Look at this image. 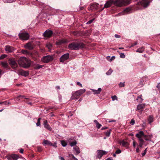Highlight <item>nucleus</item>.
<instances>
[{
  "label": "nucleus",
  "mask_w": 160,
  "mask_h": 160,
  "mask_svg": "<svg viewBox=\"0 0 160 160\" xmlns=\"http://www.w3.org/2000/svg\"><path fill=\"white\" fill-rule=\"evenodd\" d=\"M130 3V0H116L114 1L113 0L109 1H107L105 4L104 7L102 10L104 8H107L110 7L113 3L116 6L121 7L126 4H129Z\"/></svg>",
  "instance_id": "nucleus-1"
},
{
  "label": "nucleus",
  "mask_w": 160,
  "mask_h": 160,
  "mask_svg": "<svg viewBox=\"0 0 160 160\" xmlns=\"http://www.w3.org/2000/svg\"><path fill=\"white\" fill-rule=\"evenodd\" d=\"M31 61L25 57H20L18 61V64L24 68H28L31 65Z\"/></svg>",
  "instance_id": "nucleus-2"
},
{
  "label": "nucleus",
  "mask_w": 160,
  "mask_h": 160,
  "mask_svg": "<svg viewBox=\"0 0 160 160\" xmlns=\"http://www.w3.org/2000/svg\"><path fill=\"white\" fill-rule=\"evenodd\" d=\"M84 47V44L82 43L73 42L68 45V48L72 50H77Z\"/></svg>",
  "instance_id": "nucleus-3"
},
{
  "label": "nucleus",
  "mask_w": 160,
  "mask_h": 160,
  "mask_svg": "<svg viewBox=\"0 0 160 160\" xmlns=\"http://www.w3.org/2000/svg\"><path fill=\"white\" fill-rule=\"evenodd\" d=\"M136 136L139 140V147L142 148L145 142L144 141L142 138V137H143L145 138V137H147V135H144V132L143 131H140L136 134Z\"/></svg>",
  "instance_id": "nucleus-4"
},
{
  "label": "nucleus",
  "mask_w": 160,
  "mask_h": 160,
  "mask_svg": "<svg viewBox=\"0 0 160 160\" xmlns=\"http://www.w3.org/2000/svg\"><path fill=\"white\" fill-rule=\"evenodd\" d=\"M53 59V57L52 56L47 55L44 56L41 59V61L44 63H48L51 61Z\"/></svg>",
  "instance_id": "nucleus-5"
},
{
  "label": "nucleus",
  "mask_w": 160,
  "mask_h": 160,
  "mask_svg": "<svg viewBox=\"0 0 160 160\" xmlns=\"http://www.w3.org/2000/svg\"><path fill=\"white\" fill-rule=\"evenodd\" d=\"M18 35L20 39L22 40H27L29 37L28 34L26 32L19 33Z\"/></svg>",
  "instance_id": "nucleus-6"
},
{
  "label": "nucleus",
  "mask_w": 160,
  "mask_h": 160,
  "mask_svg": "<svg viewBox=\"0 0 160 160\" xmlns=\"http://www.w3.org/2000/svg\"><path fill=\"white\" fill-rule=\"evenodd\" d=\"M9 63L13 68H16L18 67V64L13 59H10L9 60Z\"/></svg>",
  "instance_id": "nucleus-7"
},
{
  "label": "nucleus",
  "mask_w": 160,
  "mask_h": 160,
  "mask_svg": "<svg viewBox=\"0 0 160 160\" xmlns=\"http://www.w3.org/2000/svg\"><path fill=\"white\" fill-rule=\"evenodd\" d=\"M97 152V157L99 158L100 159L103 155H104L108 153V152L102 150H98Z\"/></svg>",
  "instance_id": "nucleus-8"
},
{
  "label": "nucleus",
  "mask_w": 160,
  "mask_h": 160,
  "mask_svg": "<svg viewBox=\"0 0 160 160\" xmlns=\"http://www.w3.org/2000/svg\"><path fill=\"white\" fill-rule=\"evenodd\" d=\"M69 53H67L62 55L60 58V61L62 62H63L69 58Z\"/></svg>",
  "instance_id": "nucleus-9"
},
{
  "label": "nucleus",
  "mask_w": 160,
  "mask_h": 160,
  "mask_svg": "<svg viewBox=\"0 0 160 160\" xmlns=\"http://www.w3.org/2000/svg\"><path fill=\"white\" fill-rule=\"evenodd\" d=\"M52 34V32L49 30H47L43 33V35L45 37H50Z\"/></svg>",
  "instance_id": "nucleus-10"
},
{
  "label": "nucleus",
  "mask_w": 160,
  "mask_h": 160,
  "mask_svg": "<svg viewBox=\"0 0 160 160\" xmlns=\"http://www.w3.org/2000/svg\"><path fill=\"white\" fill-rule=\"evenodd\" d=\"M5 51L7 53H10L13 52L14 50V49L12 47L7 45L6 46L5 48Z\"/></svg>",
  "instance_id": "nucleus-11"
},
{
  "label": "nucleus",
  "mask_w": 160,
  "mask_h": 160,
  "mask_svg": "<svg viewBox=\"0 0 160 160\" xmlns=\"http://www.w3.org/2000/svg\"><path fill=\"white\" fill-rule=\"evenodd\" d=\"M18 73L19 75L24 76H27L28 75V72L27 71H24L22 70H20L18 71Z\"/></svg>",
  "instance_id": "nucleus-12"
},
{
  "label": "nucleus",
  "mask_w": 160,
  "mask_h": 160,
  "mask_svg": "<svg viewBox=\"0 0 160 160\" xmlns=\"http://www.w3.org/2000/svg\"><path fill=\"white\" fill-rule=\"evenodd\" d=\"M25 48L29 50L33 49V46L32 43L31 42H29L26 44L24 46Z\"/></svg>",
  "instance_id": "nucleus-13"
},
{
  "label": "nucleus",
  "mask_w": 160,
  "mask_h": 160,
  "mask_svg": "<svg viewBox=\"0 0 160 160\" xmlns=\"http://www.w3.org/2000/svg\"><path fill=\"white\" fill-rule=\"evenodd\" d=\"M19 158V157L18 155L14 154H12L7 156V158L10 160L12 158L13 160H17Z\"/></svg>",
  "instance_id": "nucleus-14"
},
{
  "label": "nucleus",
  "mask_w": 160,
  "mask_h": 160,
  "mask_svg": "<svg viewBox=\"0 0 160 160\" xmlns=\"http://www.w3.org/2000/svg\"><path fill=\"white\" fill-rule=\"evenodd\" d=\"M99 6V4L97 3H93L91 5L89 9L94 10L97 9Z\"/></svg>",
  "instance_id": "nucleus-15"
},
{
  "label": "nucleus",
  "mask_w": 160,
  "mask_h": 160,
  "mask_svg": "<svg viewBox=\"0 0 160 160\" xmlns=\"http://www.w3.org/2000/svg\"><path fill=\"white\" fill-rule=\"evenodd\" d=\"M68 40L64 39H62L58 40L56 42L57 45H60L62 44L68 42Z\"/></svg>",
  "instance_id": "nucleus-16"
},
{
  "label": "nucleus",
  "mask_w": 160,
  "mask_h": 160,
  "mask_svg": "<svg viewBox=\"0 0 160 160\" xmlns=\"http://www.w3.org/2000/svg\"><path fill=\"white\" fill-rule=\"evenodd\" d=\"M145 105V104H140L137 106V109L141 111H142L143 110Z\"/></svg>",
  "instance_id": "nucleus-17"
},
{
  "label": "nucleus",
  "mask_w": 160,
  "mask_h": 160,
  "mask_svg": "<svg viewBox=\"0 0 160 160\" xmlns=\"http://www.w3.org/2000/svg\"><path fill=\"white\" fill-rule=\"evenodd\" d=\"M43 125L44 127L49 131H51L52 130L50 126L49 125L48 123L47 120H45L44 121Z\"/></svg>",
  "instance_id": "nucleus-18"
},
{
  "label": "nucleus",
  "mask_w": 160,
  "mask_h": 160,
  "mask_svg": "<svg viewBox=\"0 0 160 160\" xmlns=\"http://www.w3.org/2000/svg\"><path fill=\"white\" fill-rule=\"evenodd\" d=\"M80 97L79 95L76 91L74 93L72 94L71 98L72 99H77Z\"/></svg>",
  "instance_id": "nucleus-19"
},
{
  "label": "nucleus",
  "mask_w": 160,
  "mask_h": 160,
  "mask_svg": "<svg viewBox=\"0 0 160 160\" xmlns=\"http://www.w3.org/2000/svg\"><path fill=\"white\" fill-rule=\"evenodd\" d=\"M73 151L75 154L78 155L80 152V151L79 147L77 146L73 148Z\"/></svg>",
  "instance_id": "nucleus-20"
},
{
  "label": "nucleus",
  "mask_w": 160,
  "mask_h": 160,
  "mask_svg": "<svg viewBox=\"0 0 160 160\" xmlns=\"http://www.w3.org/2000/svg\"><path fill=\"white\" fill-rule=\"evenodd\" d=\"M91 90L94 93V94H99L101 92L102 89L101 88H99L97 90H95L94 89H92Z\"/></svg>",
  "instance_id": "nucleus-21"
},
{
  "label": "nucleus",
  "mask_w": 160,
  "mask_h": 160,
  "mask_svg": "<svg viewBox=\"0 0 160 160\" xmlns=\"http://www.w3.org/2000/svg\"><path fill=\"white\" fill-rule=\"evenodd\" d=\"M33 67L36 69H38L42 68V67L43 66L36 63L33 65Z\"/></svg>",
  "instance_id": "nucleus-22"
},
{
  "label": "nucleus",
  "mask_w": 160,
  "mask_h": 160,
  "mask_svg": "<svg viewBox=\"0 0 160 160\" xmlns=\"http://www.w3.org/2000/svg\"><path fill=\"white\" fill-rule=\"evenodd\" d=\"M21 52L22 53L24 54L28 55L31 56H32V54L31 52H29L28 51L25 50H22L21 51Z\"/></svg>",
  "instance_id": "nucleus-23"
},
{
  "label": "nucleus",
  "mask_w": 160,
  "mask_h": 160,
  "mask_svg": "<svg viewBox=\"0 0 160 160\" xmlns=\"http://www.w3.org/2000/svg\"><path fill=\"white\" fill-rule=\"evenodd\" d=\"M85 91L86 90L85 89H81L77 91L76 92H77V93H78L80 96L82 94L84 93Z\"/></svg>",
  "instance_id": "nucleus-24"
},
{
  "label": "nucleus",
  "mask_w": 160,
  "mask_h": 160,
  "mask_svg": "<svg viewBox=\"0 0 160 160\" xmlns=\"http://www.w3.org/2000/svg\"><path fill=\"white\" fill-rule=\"evenodd\" d=\"M42 144L44 145H49L50 146L52 145V143L51 142L47 140H45V139L43 140Z\"/></svg>",
  "instance_id": "nucleus-25"
},
{
  "label": "nucleus",
  "mask_w": 160,
  "mask_h": 160,
  "mask_svg": "<svg viewBox=\"0 0 160 160\" xmlns=\"http://www.w3.org/2000/svg\"><path fill=\"white\" fill-rule=\"evenodd\" d=\"M147 137H145L144 139L146 141H150L151 140L152 138V134L146 135Z\"/></svg>",
  "instance_id": "nucleus-26"
},
{
  "label": "nucleus",
  "mask_w": 160,
  "mask_h": 160,
  "mask_svg": "<svg viewBox=\"0 0 160 160\" xmlns=\"http://www.w3.org/2000/svg\"><path fill=\"white\" fill-rule=\"evenodd\" d=\"M148 121L150 124L153 121V116L152 115L149 116L148 119Z\"/></svg>",
  "instance_id": "nucleus-27"
},
{
  "label": "nucleus",
  "mask_w": 160,
  "mask_h": 160,
  "mask_svg": "<svg viewBox=\"0 0 160 160\" xmlns=\"http://www.w3.org/2000/svg\"><path fill=\"white\" fill-rule=\"evenodd\" d=\"M145 48L144 47H142L141 48H138L136 51L137 52L142 53L144 51Z\"/></svg>",
  "instance_id": "nucleus-28"
},
{
  "label": "nucleus",
  "mask_w": 160,
  "mask_h": 160,
  "mask_svg": "<svg viewBox=\"0 0 160 160\" xmlns=\"http://www.w3.org/2000/svg\"><path fill=\"white\" fill-rule=\"evenodd\" d=\"M2 66L4 68H7L8 66V63L6 62H1Z\"/></svg>",
  "instance_id": "nucleus-29"
},
{
  "label": "nucleus",
  "mask_w": 160,
  "mask_h": 160,
  "mask_svg": "<svg viewBox=\"0 0 160 160\" xmlns=\"http://www.w3.org/2000/svg\"><path fill=\"white\" fill-rule=\"evenodd\" d=\"M131 11V9L130 8H127L124 10L125 13L126 14H128Z\"/></svg>",
  "instance_id": "nucleus-30"
},
{
  "label": "nucleus",
  "mask_w": 160,
  "mask_h": 160,
  "mask_svg": "<svg viewBox=\"0 0 160 160\" xmlns=\"http://www.w3.org/2000/svg\"><path fill=\"white\" fill-rule=\"evenodd\" d=\"M120 144H121L122 146H125V145H127L128 143L127 142L124 141V140H122L120 142Z\"/></svg>",
  "instance_id": "nucleus-31"
},
{
  "label": "nucleus",
  "mask_w": 160,
  "mask_h": 160,
  "mask_svg": "<svg viewBox=\"0 0 160 160\" xmlns=\"http://www.w3.org/2000/svg\"><path fill=\"white\" fill-rule=\"evenodd\" d=\"M77 142L76 141H75L73 142H71L70 143V146L71 147H72L73 146H74L75 145L77 144Z\"/></svg>",
  "instance_id": "nucleus-32"
},
{
  "label": "nucleus",
  "mask_w": 160,
  "mask_h": 160,
  "mask_svg": "<svg viewBox=\"0 0 160 160\" xmlns=\"http://www.w3.org/2000/svg\"><path fill=\"white\" fill-rule=\"evenodd\" d=\"M142 95H141L139 96L138 97L137 100H138L140 99V102H142V101L143 100V99L142 98Z\"/></svg>",
  "instance_id": "nucleus-33"
},
{
  "label": "nucleus",
  "mask_w": 160,
  "mask_h": 160,
  "mask_svg": "<svg viewBox=\"0 0 160 160\" xmlns=\"http://www.w3.org/2000/svg\"><path fill=\"white\" fill-rule=\"evenodd\" d=\"M112 72V70L111 69H110L106 73V74L107 75H110L111 73Z\"/></svg>",
  "instance_id": "nucleus-34"
},
{
  "label": "nucleus",
  "mask_w": 160,
  "mask_h": 160,
  "mask_svg": "<svg viewBox=\"0 0 160 160\" xmlns=\"http://www.w3.org/2000/svg\"><path fill=\"white\" fill-rule=\"evenodd\" d=\"M111 132V130L108 131L106 133V136L108 137L110 136Z\"/></svg>",
  "instance_id": "nucleus-35"
},
{
  "label": "nucleus",
  "mask_w": 160,
  "mask_h": 160,
  "mask_svg": "<svg viewBox=\"0 0 160 160\" xmlns=\"http://www.w3.org/2000/svg\"><path fill=\"white\" fill-rule=\"evenodd\" d=\"M61 144L63 147H65L67 145L66 142L64 141H61Z\"/></svg>",
  "instance_id": "nucleus-36"
},
{
  "label": "nucleus",
  "mask_w": 160,
  "mask_h": 160,
  "mask_svg": "<svg viewBox=\"0 0 160 160\" xmlns=\"http://www.w3.org/2000/svg\"><path fill=\"white\" fill-rule=\"evenodd\" d=\"M7 56V55L5 54H2L0 56V59H2L5 58Z\"/></svg>",
  "instance_id": "nucleus-37"
},
{
  "label": "nucleus",
  "mask_w": 160,
  "mask_h": 160,
  "mask_svg": "<svg viewBox=\"0 0 160 160\" xmlns=\"http://www.w3.org/2000/svg\"><path fill=\"white\" fill-rule=\"evenodd\" d=\"M124 83H125V82H122V83L121 82L119 84V87H124V85H125V84Z\"/></svg>",
  "instance_id": "nucleus-38"
},
{
  "label": "nucleus",
  "mask_w": 160,
  "mask_h": 160,
  "mask_svg": "<svg viewBox=\"0 0 160 160\" xmlns=\"http://www.w3.org/2000/svg\"><path fill=\"white\" fill-rule=\"evenodd\" d=\"M111 98L113 101L117 100L118 99L117 97L115 95L112 96Z\"/></svg>",
  "instance_id": "nucleus-39"
},
{
  "label": "nucleus",
  "mask_w": 160,
  "mask_h": 160,
  "mask_svg": "<svg viewBox=\"0 0 160 160\" xmlns=\"http://www.w3.org/2000/svg\"><path fill=\"white\" fill-rule=\"evenodd\" d=\"M52 45L50 43H48L46 44V47L49 49H50L52 47Z\"/></svg>",
  "instance_id": "nucleus-40"
},
{
  "label": "nucleus",
  "mask_w": 160,
  "mask_h": 160,
  "mask_svg": "<svg viewBox=\"0 0 160 160\" xmlns=\"http://www.w3.org/2000/svg\"><path fill=\"white\" fill-rule=\"evenodd\" d=\"M120 57L122 58H124L125 57V55L123 53H121L120 54Z\"/></svg>",
  "instance_id": "nucleus-41"
},
{
  "label": "nucleus",
  "mask_w": 160,
  "mask_h": 160,
  "mask_svg": "<svg viewBox=\"0 0 160 160\" xmlns=\"http://www.w3.org/2000/svg\"><path fill=\"white\" fill-rule=\"evenodd\" d=\"M94 20V19H92V20H91L87 22L86 24H89L91 23Z\"/></svg>",
  "instance_id": "nucleus-42"
},
{
  "label": "nucleus",
  "mask_w": 160,
  "mask_h": 160,
  "mask_svg": "<svg viewBox=\"0 0 160 160\" xmlns=\"http://www.w3.org/2000/svg\"><path fill=\"white\" fill-rule=\"evenodd\" d=\"M96 126L97 127L98 129H99L100 128V127L102 126V125L101 124H100V123H98L96 125Z\"/></svg>",
  "instance_id": "nucleus-43"
},
{
  "label": "nucleus",
  "mask_w": 160,
  "mask_h": 160,
  "mask_svg": "<svg viewBox=\"0 0 160 160\" xmlns=\"http://www.w3.org/2000/svg\"><path fill=\"white\" fill-rule=\"evenodd\" d=\"M130 123L132 125H133L135 123V120L134 119H131L130 121Z\"/></svg>",
  "instance_id": "nucleus-44"
},
{
  "label": "nucleus",
  "mask_w": 160,
  "mask_h": 160,
  "mask_svg": "<svg viewBox=\"0 0 160 160\" xmlns=\"http://www.w3.org/2000/svg\"><path fill=\"white\" fill-rule=\"evenodd\" d=\"M121 152V151L120 149H118L115 152L116 153L119 154Z\"/></svg>",
  "instance_id": "nucleus-45"
},
{
  "label": "nucleus",
  "mask_w": 160,
  "mask_h": 160,
  "mask_svg": "<svg viewBox=\"0 0 160 160\" xmlns=\"http://www.w3.org/2000/svg\"><path fill=\"white\" fill-rule=\"evenodd\" d=\"M147 148H146L144 150V152L142 153V156H144L145 155V154H146V153L147 152Z\"/></svg>",
  "instance_id": "nucleus-46"
},
{
  "label": "nucleus",
  "mask_w": 160,
  "mask_h": 160,
  "mask_svg": "<svg viewBox=\"0 0 160 160\" xmlns=\"http://www.w3.org/2000/svg\"><path fill=\"white\" fill-rule=\"evenodd\" d=\"M137 142H136L135 141H134L133 142V143H132V144H133V147H134V148H135V147H136V145L137 144Z\"/></svg>",
  "instance_id": "nucleus-47"
},
{
  "label": "nucleus",
  "mask_w": 160,
  "mask_h": 160,
  "mask_svg": "<svg viewBox=\"0 0 160 160\" xmlns=\"http://www.w3.org/2000/svg\"><path fill=\"white\" fill-rule=\"evenodd\" d=\"M115 58V57L114 56H112L110 59L109 61H112V60L114 59Z\"/></svg>",
  "instance_id": "nucleus-48"
},
{
  "label": "nucleus",
  "mask_w": 160,
  "mask_h": 160,
  "mask_svg": "<svg viewBox=\"0 0 160 160\" xmlns=\"http://www.w3.org/2000/svg\"><path fill=\"white\" fill-rule=\"evenodd\" d=\"M137 42H135L134 43L132 44V45H131V46H130V47H133L134 46L137 45Z\"/></svg>",
  "instance_id": "nucleus-49"
},
{
  "label": "nucleus",
  "mask_w": 160,
  "mask_h": 160,
  "mask_svg": "<svg viewBox=\"0 0 160 160\" xmlns=\"http://www.w3.org/2000/svg\"><path fill=\"white\" fill-rule=\"evenodd\" d=\"M52 145H50V146H52L55 148H56L57 147V146L56 143H55L54 144H53L52 143Z\"/></svg>",
  "instance_id": "nucleus-50"
},
{
  "label": "nucleus",
  "mask_w": 160,
  "mask_h": 160,
  "mask_svg": "<svg viewBox=\"0 0 160 160\" xmlns=\"http://www.w3.org/2000/svg\"><path fill=\"white\" fill-rule=\"evenodd\" d=\"M36 125L37 126H40V122L39 121H37L36 123Z\"/></svg>",
  "instance_id": "nucleus-51"
},
{
  "label": "nucleus",
  "mask_w": 160,
  "mask_h": 160,
  "mask_svg": "<svg viewBox=\"0 0 160 160\" xmlns=\"http://www.w3.org/2000/svg\"><path fill=\"white\" fill-rule=\"evenodd\" d=\"M115 37L116 38H120V36L118 34H115Z\"/></svg>",
  "instance_id": "nucleus-52"
},
{
  "label": "nucleus",
  "mask_w": 160,
  "mask_h": 160,
  "mask_svg": "<svg viewBox=\"0 0 160 160\" xmlns=\"http://www.w3.org/2000/svg\"><path fill=\"white\" fill-rule=\"evenodd\" d=\"M77 84L78 85L80 86L81 87H82V84L79 82H77Z\"/></svg>",
  "instance_id": "nucleus-53"
},
{
  "label": "nucleus",
  "mask_w": 160,
  "mask_h": 160,
  "mask_svg": "<svg viewBox=\"0 0 160 160\" xmlns=\"http://www.w3.org/2000/svg\"><path fill=\"white\" fill-rule=\"evenodd\" d=\"M157 87L158 88V90L160 88V82L158 83L157 86Z\"/></svg>",
  "instance_id": "nucleus-54"
},
{
  "label": "nucleus",
  "mask_w": 160,
  "mask_h": 160,
  "mask_svg": "<svg viewBox=\"0 0 160 160\" xmlns=\"http://www.w3.org/2000/svg\"><path fill=\"white\" fill-rule=\"evenodd\" d=\"M136 151V152H139V149L138 146L137 147Z\"/></svg>",
  "instance_id": "nucleus-55"
},
{
  "label": "nucleus",
  "mask_w": 160,
  "mask_h": 160,
  "mask_svg": "<svg viewBox=\"0 0 160 160\" xmlns=\"http://www.w3.org/2000/svg\"><path fill=\"white\" fill-rule=\"evenodd\" d=\"M7 103L6 102H0V104H6Z\"/></svg>",
  "instance_id": "nucleus-56"
},
{
  "label": "nucleus",
  "mask_w": 160,
  "mask_h": 160,
  "mask_svg": "<svg viewBox=\"0 0 160 160\" xmlns=\"http://www.w3.org/2000/svg\"><path fill=\"white\" fill-rule=\"evenodd\" d=\"M38 150L39 151H41L42 150V148L40 147H38Z\"/></svg>",
  "instance_id": "nucleus-57"
},
{
  "label": "nucleus",
  "mask_w": 160,
  "mask_h": 160,
  "mask_svg": "<svg viewBox=\"0 0 160 160\" xmlns=\"http://www.w3.org/2000/svg\"><path fill=\"white\" fill-rule=\"evenodd\" d=\"M23 150L22 149H20V152L21 153H23Z\"/></svg>",
  "instance_id": "nucleus-58"
},
{
  "label": "nucleus",
  "mask_w": 160,
  "mask_h": 160,
  "mask_svg": "<svg viewBox=\"0 0 160 160\" xmlns=\"http://www.w3.org/2000/svg\"><path fill=\"white\" fill-rule=\"evenodd\" d=\"M56 88L57 89H60V87L59 86H56Z\"/></svg>",
  "instance_id": "nucleus-59"
},
{
  "label": "nucleus",
  "mask_w": 160,
  "mask_h": 160,
  "mask_svg": "<svg viewBox=\"0 0 160 160\" xmlns=\"http://www.w3.org/2000/svg\"><path fill=\"white\" fill-rule=\"evenodd\" d=\"M94 122L95 123L96 125L98 123V121L97 120H94Z\"/></svg>",
  "instance_id": "nucleus-60"
},
{
  "label": "nucleus",
  "mask_w": 160,
  "mask_h": 160,
  "mask_svg": "<svg viewBox=\"0 0 160 160\" xmlns=\"http://www.w3.org/2000/svg\"><path fill=\"white\" fill-rule=\"evenodd\" d=\"M71 156L72 157V158L73 159H74L75 158H75L74 156L73 155V154H72L71 155Z\"/></svg>",
  "instance_id": "nucleus-61"
},
{
  "label": "nucleus",
  "mask_w": 160,
  "mask_h": 160,
  "mask_svg": "<svg viewBox=\"0 0 160 160\" xmlns=\"http://www.w3.org/2000/svg\"><path fill=\"white\" fill-rule=\"evenodd\" d=\"M59 158L61 159V160H65L62 157H60Z\"/></svg>",
  "instance_id": "nucleus-62"
},
{
  "label": "nucleus",
  "mask_w": 160,
  "mask_h": 160,
  "mask_svg": "<svg viewBox=\"0 0 160 160\" xmlns=\"http://www.w3.org/2000/svg\"><path fill=\"white\" fill-rule=\"evenodd\" d=\"M108 128L107 127H103L102 128V130H104V129H106Z\"/></svg>",
  "instance_id": "nucleus-63"
},
{
  "label": "nucleus",
  "mask_w": 160,
  "mask_h": 160,
  "mask_svg": "<svg viewBox=\"0 0 160 160\" xmlns=\"http://www.w3.org/2000/svg\"><path fill=\"white\" fill-rule=\"evenodd\" d=\"M41 118H38V121H39V122H40V120H41Z\"/></svg>",
  "instance_id": "nucleus-64"
}]
</instances>
